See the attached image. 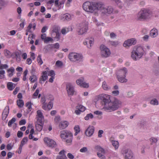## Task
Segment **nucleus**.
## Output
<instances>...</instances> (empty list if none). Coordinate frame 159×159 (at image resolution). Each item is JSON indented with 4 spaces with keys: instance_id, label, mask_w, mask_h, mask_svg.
I'll list each match as a JSON object with an SVG mask.
<instances>
[{
    "instance_id": "nucleus-1",
    "label": "nucleus",
    "mask_w": 159,
    "mask_h": 159,
    "mask_svg": "<svg viewBox=\"0 0 159 159\" xmlns=\"http://www.w3.org/2000/svg\"><path fill=\"white\" fill-rule=\"evenodd\" d=\"M99 98L102 100L101 103L103 106V109L107 111L111 112L117 110L121 104L120 101L117 99L111 102L110 96L106 94H101L99 95Z\"/></svg>"
},
{
    "instance_id": "nucleus-2",
    "label": "nucleus",
    "mask_w": 159,
    "mask_h": 159,
    "mask_svg": "<svg viewBox=\"0 0 159 159\" xmlns=\"http://www.w3.org/2000/svg\"><path fill=\"white\" fill-rule=\"evenodd\" d=\"M145 51L141 46L135 47L131 52V57L134 61L140 59L144 54Z\"/></svg>"
},
{
    "instance_id": "nucleus-3",
    "label": "nucleus",
    "mask_w": 159,
    "mask_h": 159,
    "mask_svg": "<svg viewBox=\"0 0 159 159\" xmlns=\"http://www.w3.org/2000/svg\"><path fill=\"white\" fill-rule=\"evenodd\" d=\"M151 11L147 9H141L137 15L136 19L137 20L142 21L149 19L151 17Z\"/></svg>"
},
{
    "instance_id": "nucleus-4",
    "label": "nucleus",
    "mask_w": 159,
    "mask_h": 159,
    "mask_svg": "<svg viewBox=\"0 0 159 159\" xmlns=\"http://www.w3.org/2000/svg\"><path fill=\"white\" fill-rule=\"evenodd\" d=\"M60 137L62 139H66V142L67 143L70 144L72 142L73 135L72 133L69 131L65 130L61 131L60 132Z\"/></svg>"
},
{
    "instance_id": "nucleus-5",
    "label": "nucleus",
    "mask_w": 159,
    "mask_h": 159,
    "mask_svg": "<svg viewBox=\"0 0 159 159\" xmlns=\"http://www.w3.org/2000/svg\"><path fill=\"white\" fill-rule=\"evenodd\" d=\"M68 58L72 61H83V57L82 55L75 52H71L69 53Z\"/></svg>"
},
{
    "instance_id": "nucleus-6",
    "label": "nucleus",
    "mask_w": 159,
    "mask_h": 159,
    "mask_svg": "<svg viewBox=\"0 0 159 159\" xmlns=\"http://www.w3.org/2000/svg\"><path fill=\"white\" fill-rule=\"evenodd\" d=\"M100 54L101 57L103 58H107L109 57L111 52L110 49L105 45L102 44L100 47Z\"/></svg>"
},
{
    "instance_id": "nucleus-7",
    "label": "nucleus",
    "mask_w": 159,
    "mask_h": 159,
    "mask_svg": "<svg viewBox=\"0 0 159 159\" xmlns=\"http://www.w3.org/2000/svg\"><path fill=\"white\" fill-rule=\"evenodd\" d=\"M88 22L84 21L81 22L80 25L79 30L78 32L79 35H82L87 32L88 29Z\"/></svg>"
},
{
    "instance_id": "nucleus-8",
    "label": "nucleus",
    "mask_w": 159,
    "mask_h": 159,
    "mask_svg": "<svg viewBox=\"0 0 159 159\" xmlns=\"http://www.w3.org/2000/svg\"><path fill=\"white\" fill-rule=\"evenodd\" d=\"M93 2H86L83 5V9L86 12L91 13L94 12Z\"/></svg>"
},
{
    "instance_id": "nucleus-9",
    "label": "nucleus",
    "mask_w": 159,
    "mask_h": 159,
    "mask_svg": "<svg viewBox=\"0 0 159 159\" xmlns=\"http://www.w3.org/2000/svg\"><path fill=\"white\" fill-rule=\"evenodd\" d=\"M122 153L124 156L125 159H134V156L133 152L128 149L123 148Z\"/></svg>"
},
{
    "instance_id": "nucleus-10",
    "label": "nucleus",
    "mask_w": 159,
    "mask_h": 159,
    "mask_svg": "<svg viewBox=\"0 0 159 159\" xmlns=\"http://www.w3.org/2000/svg\"><path fill=\"white\" fill-rule=\"evenodd\" d=\"M113 8L110 6L105 7L104 6L101 10V14L102 16L106 17L111 14L113 11Z\"/></svg>"
},
{
    "instance_id": "nucleus-11",
    "label": "nucleus",
    "mask_w": 159,
    "mask_h": 159,
    "mask_svg": "<svg viewBox=\"0 0 159 159\" xmlns=\"http://www.w3.org/2000/svg\"><path fill=\"white\" fill-rule=\"evenodd\" d=\"M44 142L48 147L53 148L57 146L56 142L53 139L48 137H45L43 139Z\"/></svg>"
},
{
    "instance_id": "nucleus-12",
    "label": "nucleus",
    "mask_w": 159,
    "mask_h": 159,
    "mask_svg": "<svg viewBox=\"0 0 159 159\" xmlns=\"http://www.w3.org/2000/svg\"><path fill=\"white\" fill-rule=\"evenodd\" d=\"M66 90L68 96L73 95L75 92L74 88L72 84L69 83L66 84Z\"/></svg>"
},
{
    "instance_id": "nucleus-13",
    "label": "nucleus",
    "mask_w": 159,
    "mask_h": 159,
    "mask_svg": "<svg viewBox=\"0 0 159 159\" xmlns=\"http://www.w3.org/2000/svg\"><path fill=\"white\" fill-rule=\"evenodd\" d=\"M136 43V40L134 38H131L125 41L123 44L125 48H128L129 46L135 45Z\"/></svg>"
},
{
    "instance_id": "nucleus-14",
    "label": "nucleus",
    "mask_w": 159,
    "mask_h": 159,
    "mask_svg": "<svg viewBox=\"0 0 159 159\" xmlns=\"http://www.w3.org/2000/svg\"><path fill=\"white\" fill-rule=\"evenodd\" d=\"M36 118L38 123L42 124L44 120V116L41 110H38L37 111Z\"/></svg>"
},
{
    "instance_id": "nucleus-15",
    "label": "nucleus",
    "mask_w": 159,
    "mask_h": 159,
    "mask_svg": "<svg viewBox=\"0 0 159 159\" xmlns=\"http://www.w3.org/2000/svg\"><path fill=\"white\" fill-rule=\"evenodd\" d=\"M94 43V39L92 38H89L86 39L84 41L83 44L85 45H87L88 48H90L92 45Z\"/></svg>"
},
{
    "instance_id": "nucleus-16",
    "label": "nucleus",
    "mask_w": 159,
    "mask_h": 159,
    "mask_svg": "<svg viewBox=\"0 0 159 159\" xmlns=\"http://www.w3.org/2000/svg\"><path fill=\"white\" fill-rule=\"evenodd\" d=\"M94 131L93 126H89L86 130L85 134L86 136L90 137L93 134Z\"/></svg>"
},
{
    "instance_id": "nucleus-17",
    "label": "nucleus",
    "mask_w": 159,
    "mask_h": 159,
    "mask_svg": "<svg viewBox=\"0 0 159 159\" xmlns=\"http://www.w3.org/2000/svg\"><path fill=\"white\" fill-rule=\"evenodd\" d=\"M127 72V70L125 68L120 69L117 71V76H125Z\"/></svg>"
},
{
    "instance_id": "nucleus-18",
    "label": "nucleus",
    "mask_w": 159,
    "mask_h": 159,
    "mask_svg": "<svg viewBox=\"0 0 159 159\" xmlns=\"http://www.w3.org/2000/svg\"><path fill=\"white\" fill-rule=\"evenodd\" d=\"M94 12L97 10H101L104 6V4L101 2L93 3Z\"/></svg>"
},
{
    "instance_id": "nucleus-19",
    "label": "nucleus",
    "mask_w": 159,
    "mask_h": 159,
    "mask_svg": "<svg viewBox=\"0 0 159 159\" xmlns=\"http://www.w3.org/2000/svg\"><path fill=\"white\" fill-rule=\"evenodd\" d=\"M41 39L43 40L45 43H48L49 41L52 42L53 40V39L50 37H47L46 34H43L41 35Z\"/></svg>"
},
{
    "instance_id": "nucleus-20",
    "label": "nucleus",
    "mask_w": 159,
    "mask_h": 159,
    "mask_svg": "<svg viewBox=\"0 0 159 159\" xmlns=\"http://www.w3.org/2000/svg\"><path fill=\"white\" fill-rule=\"evenodd\" d=\"M69 123L66 121H61L59 124V127L61 129H63L67 127Z\"/></svg>"
},
{
    "instance_id": "nucleus-21",
    "label": "nucleus",
    "mask_w": 159,
    "mask_h": 159,
    "mask_svg": "<svg viewBox=\"0 0 159 159\" xmlns=\"http://www.w3.org/2000/svg\"><path fill=\"white\" fill-rule=\"evenodd\" d=\"M150 35L152 38H155L158 35V31L155 28L151 30L150 32Z\"/></svg>"
},
{
    "instance_id": "nucleus-22",
    "label": "nucleus",
    "mask_w": 159,
    "mask_h": 159,
    "mask_svg": "<svg viewBox=\"0 0 159 159\" xmlns=\"http://www.w3.org/2000/svg\"><path fill=\"white\" fill-rule=\"evenodd\" d=\"M48 71H45L43 72L42 75L40 77L39 80V82L41 83V81H45L48 78L47 75L48 74Z\"/></svg>"
},
{
    "instance_id": "nucleus-23",
    "label": "nucleus",
    "mask_w": 159,
    "mask_h": 159,
    "mask_svg": "<svg viewBox=\"0 0 159 159\" xmlns=\"http://www.w3.org/2000/svg\"><path fill=\"white\" fill-rule=\"evenodd\" d=\"M65 152L64 150L61 151L59 153V155L57 156L56 159H66L67 157L64 153Z\"/></svg>"
},
{
    "instance_id": "nucleus-24",
    "label": "nucleus",
    "mask_w": 159,
    "mask_h": 159,
    "mask_svg": "<svg viewBox=\"0 0 159 159\" xmlns=\"http://www.w3.org/2000/svg\"><path fill=\"white\" fill-rule=\"evenodd\" d=\"M9 111V108L8 107H5L2 114V119H5L7 117Z\"/></svg>"
},
{
    "instance_id": "nucleus-25",
    "label": "nucleus",
    "mask_w": 159,
    "mask_h": 159,
    "mask_svg": "<svg viewBox=\"0 0 159 159\" xmlns=\"http://www.w3.org/2000/svg\"><path fill=\"white\" fill-rule=\"evenodd\" d=\"M112 1L116 3L118 5L119 8L120 9L122 8L125 6L124 4L122 3V2L120 0H112Z\"/></svg>"
},
{
    "instance_id": "nucleus-26",
    "label": "nucleus",
    "mask_w": 159,
    "mask_h": 159,
    "mask_svg": "<svg viewBox=\"0 0 159 159\" xmlns=\"http://www.w3.org/2000/svg\"><path fill=\"white\" fill-rule=\"evenodd\" d=\"M4 54L6 57L7 58H10L11 57V53L7 49L4 50Z\"/></svg>"
},
{
    "instance_id": "nucleus-27",
    "label": "nucleus",
    "mask_w": 159,
    "mask_h": 159,
    "mask_svg": "<svg viewBox=\"0 0 159 159\" xmlns=\"http://www.w3.org/2000/svg\"><path fill=\"white\" fill-rule=\"evenodd\" d=\"M118 81L121 83L126 82L127 81V80L125 78V76H117Z\"/></svg>"
},
{
    "instance_id": "nucleus-28",
    "label": "nucleus",
    "mask_w": 159,
    "mask_h": 159,
    "mask_svg": "<svg viewBox=\"0 0 159 159\" xmlns=\"http://www.w3.org/2000/svg\"><path fill=\"white\" fill-rule=\"evenodd\" d=\"M102 87L103 89L105 90H108L111 88V87L107 85L105 81H104L102 82Z\"/></svg>"
},
{
    "instance_id": "nucleus-29",
    "label": "nucleus",
    "mask_w": 159,
    "mask_h": 159,
    "mask_svg": "<svg viewBox=\"0 0 159 159\" xmlns=\"http://www.w3.org/2000/svg\"><path fill=\"white\" fill-rule=\"evenodd\" d=\"M149 141L150 142V144L152 145L156 144L158 141V139L157 138L152 137L150 139Z\"/></svg>"
},
{
    "instance_id": "nucleus-30",
    "label": "nucleus",
    "mask_w": 159,
    "mask_h": 159,
    "mask_svg": "<svg viewBox=\"0 0 159 159\" xmlns=\"http://www.w3.org/2000/svg\"><path fill=\"white\" fill-rule=\"evenodd\" d=\"M14 69L13 67H11L7 70L8 73V76L9 77H11L13 75V73L14 71Z\"/></svg>"
},
{
    "instance_id": "nucleus-31",
    "label": "nucleus",
    "mask_w": 159,
    "mask_h": 159,
    "mask_svg": "<svg viewBox=\"0 0 159 159\" xmlns=\"http://www.w3.org/2000/svg\"><path fill=\"white\" fill-rule=\"evenodd\" d=\"M150 103L154 106H157L158 105V102L157 99L154 98L151 100Z\"/></svg>"
},
{
    "instance_id": "nucleus-32",
    "label": "nucleus",
    "mask_w": 159,
    "mask_h": 159,
    "mask_svg": "<svg viewBox=\"0 0 159 159\" xmlns=\"http://www.w3.org/2000/svg\"><path fill=\"white\" fill-rule=\"evenodd\" d=\"M7 86L9 90H12L15 88V84L12 83L10 82L7 84Z\"/></svg>"
},
{
    "instance_id": "nucleus-33",
    "label": "nucleus",
    "mask_w": 159,
    "mask_h": 159,
    "mask_svg": "<svg viewBox=\"0 0 159 159\" xmlns=\"http://www.w3.org/2000/svg\"><path fill=\"white\" fill-rule=\"evenodd\" d=\"M43 125V123L40 124L37 123L36 124L35 127L37 130L39 131H40L42 129Z\"/></svg>"
},
{
    "instance_id": "nucleus-34",
    "label": "nucleus",
    "mask_w": 159,
    "mask_h": 159,
    "mask_svg": "<svg viewBox=\"0 0 159 159\" xmlns=\"http://www.w3.org/2000/svg\"><path fill=\"white\" fill-rule=\"evenodd\" d=\"M17 104L20 108L22 107L24 105V102L22 99L17 100Z\"/></svg>"
},
{
    "instance_id": "nucleus-35",
    "label": "nucleus",
    "mask_w": 159,
    "mask_h": 159,
    "mask_svg": "<svg viewBox=\"0 0 159 159\" xmlns=\"http://www.w3.org/2000/svg\"><path fill=\"white\" fill-rule=\"evenodd\" d=\"M7 5V3L4 0H0V9H2V7H5Z\"/></svg>"
},
{
    "instance_id": "nucleus-36",
    "label": "nucleus",
    "mask_w": 159,
    "mask_h": 159,
    "mask_svg": "<svg viewBox=\"0 0 159 159\" xmlns=\"http://www.w3.org/2000/svg\"><path fill=\"white\" fill-rule=\"evenodd\" d=\"M84 82V78L83 77L80 78L76 81L77 84L80 86L82 85V83H83Z\"/></svg>"
},
{
    "instance_id": "nucleus-37",
    "label": "nucleus",
    "mask_w": 159,
    "mask_h": 159,
    "mask_svg": "<svg viewBox=\"0 0 159 159\" xmlns=\"http://www.w3.org/2000/svg\"><path fill=\"white\" fill-rule=\"evenodd\" d=\"M76 109H78L81 112H83L85 110V107L82 105H79L76 106Z\"/></svg>"
},
{
    "instance_id": "nucleus-38",
    "label": "nucleus",
    "mask_w": 159,
    "mask_h": 159,
    "mask_svg": "<svg viewBox=\"0 0 159 159\" xmlns=\"http://www.w3.org/2000/svg\"><path fill=\"white\" fill-rule=\"evenodd\" d=\"M74 129L75 131V133L74 134V135L75 136H76L80 131V129L79 126H75L74 128Z\"/></svg>"
},
{
    "instance_id": "nucleus-39",
    "label": "nucleus",
    "mask_w": 159,
    "mask_h": 159,
    "mask_svg": "<svg viewBox=\"0 0 159 159\" xmlns=\"http://www.w3.org/2000/svg\"><path fill=\"white\" fill-rule=\"evenodd\" d=\"M112 143L114 147H115L116 149H117L119 147V143L118 141H112Z\"/></svg>"
},
{
    "instance_id": "nucleus-40",
    "label": "nucleus",
    "mask_w": 159,
    "mask_h": 159,
    "mask_svg": "<svg viewBox=\"0 0 159 159\" xmlns=\"http://www.w3.org/2000/svg\"><path fill=\"white\" fill-rule=\"evenodd\" d=\"M96 149L99 152L104 154L105 153L104 150L100 146H97L96 147Z\"/></svg>"
},
{
    "instance_id": "nucleus-41",
    "label": "nucleus",
    "mask_w": 159,
    "mask_h": 159,
    "mask_svg": "<svg viewBox=\"0 0 159 159\" xmlns=\"http://www.w3.org/2000/svg\"><path fill=\"white\" fill-rule=\"evenodd\" d=\"M70 16L69 14H65L63 15L62 18L61 19L62 20H69L70 19Z\"/></svg>"
},
{
    "instance_id": "nucleus-42",
    "label": "nucleus",
    "mask_w": 159,
    "mask_h": 159,
    "mask_svg": "<svg viewBox=\"0 0 159 159\" xmlns=\"http://www.w3.org/2000/svg\"><path fill=\"white\" fill-rule=\"evenodd\" d=\"M37 78L35 75H32L30 78V80L31 82H34L37 80Z\"/></svg>"
},
{
    "instance_id": "nucleus-43",
    "label": "nucleus",
    "mask_w": 159,
    "mask_h": 159,
    "mask_svg": "<svg viewBox=\"0 0 159 159\" xmlns=\"http://www.w3.org/2000/svg\"><path fill=\"white\" fill-rule=\"evenodd\" d=\"M28 140V139L27 137H24L21 141L20 145H21V146H23L26 143Z\"/></svg>"
},
{
    "instance_id": "nucleus-44",
    "label": "nucleus",
    "mask_w": 159,
    "mask_h": 159,
    "mask_svg": "<svg viewBox=\"0 0 159 159\" xmlns=\"http://www.w3.org/2000/svg\"><path fill=\"white\" fill-rule=\"evenodd\" d=\"M93 117V115L91 113H89L86 116L84 117V119L86 120H88L90 118L92 119Z\"/></svg>"
},
{
    "instance_id": "nucleus-45",
    "label": "nucleus",
    "mask_w": 159,
    "mask_h": 159,
    "mask_svg": "<svg viewBox=\"0 0 159 159\" xmlns=\"http://www.w3.org/2000/svg\"><path fill=\"white\" fill-rule=\"evenodd\" d=\"M16 120V119L15 118H13L11 120L9 121L8 123V125L9 127H11L12 124H14V123Z\"/></svg>"
},
{
    "instance_id": "nucleus-46",
    "label": "nucleus",
    "mask_w": 159,
    "mask_h": 159,
    "mask_svg": "<svg viewBox=\"0 0 159 159\" xmlns=\"http://www.w3.org/2000/svg\"><path fill=\"white\" fill-rule=\"evenodd\" d=\"M41 57V55H39L37 58V61L40 65H42L43 63V61L42 60Z\"/></svg>"
},
{
    "instance_id": "nucleus-47",
    "label": "nucleus",
    "mask_w": 159,
    "mask_h": 159,
    "mask_svg": "<svg viewBox=\"0 0 159 159\" xmlns=\"http://www.w3.org/2000/svg\"><path fill=\"white\" fill-rule=\"evenodd\" d=\"M55 65L58 67H61L63 65V63L62 61L58 60L56 62Z\"/></svg>"
},
{
    "instance_id": "nucleus-48",
    "label": "nucleus",
    "mask_w": 159,
    "mask_h": 159,
    "mask_svg": "<svg viewBox=\"0 0 159 159\" xmlns=\"http://www.w3.org/2000/svg\"><path fill=\"white\" fill-rule=\"evenodd\" d=\"M59 27L56 26H54L53 27L52 31L56 33H59Z\"/></svg>"
},
{
    "instance_id": "nucleus-49",
    "label": "nucleus",
    "mask_w": 159,
    "mask_h": 159,
    "mask_svg": "<svg viewBox=\"0 0 159 159\" xmlns=\"http://www.w3.org/2000/svg\"><path fill=\"white\" fill-rule=\"evenodd\" d=\"M59 0H56L55 1L54 3L55 6L57 7H58L59 9H60L61 7V5H60V2H59Z\"/></svg>"
},
{
    "instance_id": "nucleus-50",
    "label": "nucleus",
    "mask_w": 159,
    "mask_h": 159,
    "mask_svg": "<svg viewBox=\"0 0 159 159\" xmlns=\"http://www.w3.org/2000/svg\"><path fill=\"white\" fill-rule=\"evenodd\" d=\"M134 96V93L132 91L128 92L127 93V97L128 98H132Z\"/></svg>"
},
{
    "instance_id": "nucleus-51",
    "label": "nucleus",
    "mask_w": 159,
    "mask_h": 159,
    "mask_svg": "<svg viewBox=\"0 0 159 159\" xmlns=\"http://www.w3.org/2000/svg\"><path fill=\"white\" fill-rule=\"evenodd\" d=\"M80 151L81 152H86L88 151V149L87 147H84L83 148H81Z\"/></svg>"
},
{
    "instance_id": "nucleus-52",
    "label": "nucleus",
    "mask_w": 159,
    "mask_h": 159,
    "mask_svg": "<svg viewBox=\"0 0 159 159\" xmlns=\"http://www.w3.org/2000/svg\"><path fill=\"white\" fill-rule=\"evenodd\" d=\"M5 71L4 70H0V79H2L4 77Z\"/></svg>"
},
{
    "instance_id": "nucleus-53",
    "label": "nucleus",
    "mask_w": 159,
    "mask_h": 159,
    "mask_svg": "<svg viewBox=\"0 0 159 159\" xmlns=\"http://www.w3.org/2000/svg\"><path fill=\"white\" fill-rule=\"evenodd\" d=\"M48 75L51 76V77H54L55 75V73L52 70H50L49 71H48Z\"/></svg>"
},
{
    "instance_id": "nucleus-54",
    "label": "nucleus",
    "mask_w": 159,
    "mask_h": 159,
    "mask_svg": "<svg viewBox=\"0 0 159 159\" xmlns=\"http://www.w3.org/2000/svg\"><path fill=\"white\" fill-rule=\"evenodd\" d=\"M81 86L84 88H88L89 87V84L88 83H86L84 82L82 83V84Z\"/></svg>"
},
{
    "instance_id": "nucleus-55",
    "label": "nucleus",
    "mask_w": 159,
    "mask_h": 159,
    "mask_svg": "<svg viewBox=\"0 0 159 159\" xmlns=\"http://www.w3.org/2000/svg\"><path fill=\"white\" fill-rule=\"evenodd\" d=\"M48 110H50L52 107L53 106V103L52 102L50 101L48 104Z\"/></svg>"
},
{
    "instance_id": "nucleus-56",
    "label": "nucleus",
    "mask_w": 159,
    "mask_h": 159,
    "mask_svg": "<svg viewBox=\"0 0 159 159\" xmlns=\"http://www.w3.org/2000/svg\"><path fill=\"white\" fill-rule=\"evenodd\" d=\"M39 92V90L38 89H37L33 95V98H35V97H37L38 95Z\"/></svg>"
},
{
    "instance_id": "nucleus-57",
    "label": "nucleus",
    "mask_w": 159,
    "mask_h": 159,
    "mask_svg": "<svg viewBox=\"0 0 159 159\" xmlns=\"http://www.w3.org/2000/svg\"><path fill=\"white\" fill-rule=\"evenodd\" d=\"M8 67V66L7 64H2L0 65V69L2 70L4 68L6 69Z\"/></svg>"
},
{
    "instance_id": "nucleus-58",
    "label": "nucleus",
    "mask_w": 159,
    "mask_h": 159,
    "mask_svg": "<svg viewBox=\"0 0 159 159\" xmlns=\"http://www.w3.org/2000/svg\"><path fill=\"white\" fill-rule=\"evenodd\" d=\"M61 120V119L60 116H56L54 118V121L55 122L58 123Z\"/></svg>"
},
{
    "instance_id": "nucleus-59",
    "label": "nucleus",
    "mask_w": 159,
    "mask_h": 159,
    "mask_svg": "<svg viewBox=\"0 0 159 159\" xmlns=\"http://www.w3.org/2000/svg\"><path fill=\"white\" fill-rule=\"evenodd\" d=\"M32 24H30L27 27L26 31V32H31L30 30L32 28Z\"/></svg>"
},
{
    "instance_id": "nucleus-60",
    "label": "nucleus",
    "mask_w": 159,
    "mask_h": 159,
    "mask_svg": "<svg viewBox=\"0 0 159 159\" xmlns=\"http://www.w3.org/2000/svg\"><path fill=\"white\" fill-rule=\"evenodd\" d=\"M30 127H31V129L30 131V134H33L34 133V128H32V126L30 124L28 125V127L29 128Z\"/></svg>"
},
{
    "instance_id": "nucleus-61",
    "label": "nucleus",
    "mask_w": 159,
    "mask_h": 159,
    "mask_svg": "<svg viewBox=\"0 0 159 159\" xmlns=\"http://www.w3.org/2000/svg\"><path fill=\"white\" fill-rule=\"evenodd\" d=\"M32 104L31 102H28L25 104L26 106L29 109H30L31 108V105Z\"/></svg>"
},
{
    "instance_id": "nucleus-62",
    "label": "nucleus",
    "mask_w": 159,
    "mask_h": 159,
    "mask_svg": "<svg viewBox=\"0 0 159 159\" xmlns=\"http://www.w3.org/2000/svg\"><path fill=\"white\" fill-rule=\"evenodd\" d=\"M23 135V133L20 131H19L17 134V136L18 137L20 138L22 137Z\"/></svg>"
},
{
    "instance_id": "nucleus-63",
    "label": "nucleus",
    "mask_w": 159,
    "mask_h": 159,
    "mask_svg": "<svg viewBox=\"0 0 159 159\" xmlns=\"http://www.w3.org/2000/svg\"><path fill=\"white\" fill-rule=\"evenodd\" d=\"M47 29L48 27L47 26H43L41 32L42 33L45 32Z\"/></svg>"
},
{
    "instance_id": "nucleus-64",
    "label": "nucleus",
    "mask_w": 159,
    "mask_h": 159,
    "mask_svg": "<svg viewBox=\"0 0 159 159\" xmlns=\"http://www.w3.org/2000/svg\"><path fill=\"white\" fill-rule=\"evenodd\" d=\"M20 89V88L19 87H16L14 91L13 92V94L14 95L16 94L17 92H18Z\"/></svg>"
}]
</instances>
